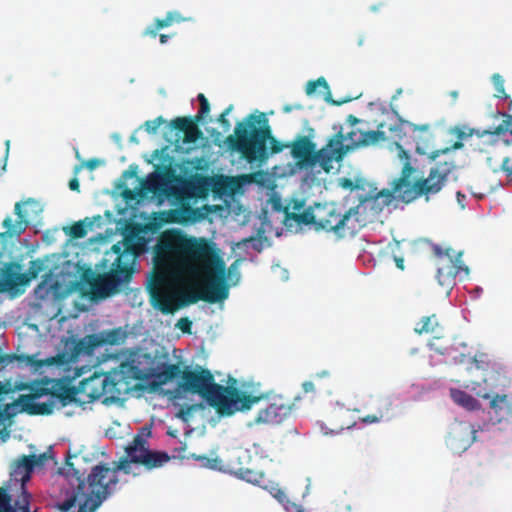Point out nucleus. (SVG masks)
Masks as SVG:
<instances>
[{
  "instance_id": "1",
  "label": "nucleus",
  "mask_w": 512,
  "mask_h": 512,
  "mask_svg": "<svg viewBox=\"0 0 512 512\" xmlns=\"http://www.w3.org/2000/svg\"><path fill=\"white\" fill-rule=\"evenodd\" d=\"M154 271L147 290L151 305L163 314L174 313L176 285L184 276L198 278L201 268H222V258L204 238L188 237L181 230L161 233L154 247Z\"/></svg>"
},
{
  "instance_id": "2",
  "label": "nucleus",
  "mask_w": 512,
  "mask_h": 512,
  "mask_svg": "<svg viewBox=\"0 0 512 512\" xmlns=\"http://www.w3.org/2000/svg\"><path fill=\"white\" fill-rule=\"evenodd\" d=\"M63 485L65 500L58 504L61 512H95L102 502L115 490L118 477L107 464H98L91 469L87 480L67 461Z\"/></svg>"
},
{
  "instance_id": "3",
  "label": "nucleus",
  "mask_w": 512,
  "mask_h": 512,
  "mask_svg": "<svg viewBox=\"0 0 512 512\" xmlns=\"http://www.w3.org/2000/svg\"><path fill=\"white\" fill-rule=\"evenodd\" d=\"M181 387L185 392L201 396L220 416L249 410L264 398L263 395L247 394L236 387L222 386L215 382L210 370L202 367L184 370Z\"/></svg>"
},
{
  "instance_id": "4",
  "label": "nucleus",
  "mask_w": 512,
  "mask_h": 512,
  "mask_svg": "<svg viewBox=\"0 0 512 512\" xmlns=\"http://www.w3.org/2000/svg\"><path fill=\"white\" fill-rule=\"evenodd\" d=\"M231 151H236L248 162H265L270 154H278L290 148V142L282 143L272 136L268 118L262 112L252 113L238 122L233 135L225 140Z\"/></svg>"
},
{
  "instance_id": "5",
  "label": "nucleus",
  "mask_w": 512,
  "mask_h": 512,
  "mask_svg": "<svg viewBox=\"0 0 512 512\" xmlns=\"http://www.w3.org/2000/svg\"><path fill=\"white\" fill-rule=\"evenodd\" d=\"M400 156L405 158L400 177L393 181L391 191L383 190L377 193L373 198L374 203L388 206L394 199V194L405 203H410L422 196L428 200L430 195L437 194L442 190L453 168L451 163L444 162L431 168L426 178H419L412 182V176L416 169L411 165L410 157L405 150L401 149Z\"/></svg>"
},
{
  "instance_id": "6",
  "label": "nucleus",
  "mask_w": 512,
  "mask_h": 512,
  "mask_svg": "<svg viewBox=\"0 0 512 512\" xmlns=\"http://www.w3.org/2000/svg\"><path fill=\"white\" fill-rule=\"evenodd\" d=\"M297 217L304 225H313L315 231L333 233L337 238L354 235L363 226L358 206L346 209L334 202L317 204L315 210L307 208Z\"/></svg>"
},
{
  "instance_id": "7",
  "label": "nucleus",
  "mask_w": 512,
  "mask_h": 512,
  "mask_svg": "<svg viewBox=\"0 0 512 512\" xmlns=\"http://www.w3.org/2000/svg\"><path fill=\"white\" fill-rule=\"evenodd\" d=\"M290 148L299 168H314L318 164L327 173L333 168V162L341 161L347 153L341 134H335L320 150H316V144L308 136L300 135L290 142Z\"/></svg>"
},
{
  "instance_id": "8",
  "label": "nucleus",
  "mask_w": 512,
  "mask_h": 512,
  "mask_svg": "<svg viewBox=\"0 0 512 512\" xmlns=\"http://www.w3.org/2000/svg\"><path fill=\"white\" fill-rule=\"evenodd\" d=\"M226 267L222 260V268L212 266L210 269L201 268V275L196 280L201 282L195 288H189L184 293L178 290L176 285L175 303L180 307L194 304L202 300L208 303L222 302L228 298L229 288L225 280Z\"/></svg>"
},
{
  "instance_id": "9",
  "label": "nucleus",
  "mask_w": 512,
  "mask_h": 512,
  "mask_svg": "<svg viewBox=\"0 0 512 512\" xmlns=\"http://www.w3.org/2000/svg\"><path fill=\"white\" fill-rule=\"evenodd\" d=\"M77 393L74 386L66 384L58 385L52 391L37 387L28 395H20V404L22 410L30 415H49L58 404L64 407L75 401Z\"/></svg>"
},
{
  "instance_id": "10",
  "label": "nucleus",
  "mask_w": 512,
  "mask_h": 512,
  "mask_svg": "<svg viewBox=\"0 0 512 512\" xmlns=\"http://www.w3.org/2000/svg\"><path fill=\"white\" fill-rule=\"evenodd\" d=\"M103 344V336L99 334H90L78 340H67L64 350L61 353H58L56 356L45 361H38L35 359V355H28L26 356V362L27 364L35 367H42L45 364L67 365L76 362L82 354H92L95 348L102 346Z\"/></svg>"
},
{
  "instance_id": "11",
  "label": "nucleus",
  "mask_w": 512,
  "mask_h": 512,
  "mask_svg": "<svg viewBox=\"0 0 512 512\" xmlns=\"http://www.w3.org/2000/svg\"><path fill=\"white\" fill-rule=\"evenodd\" d=\"M116 267L108 273L98 274L88 281L93 298L105 299L120 291L124 283L131 280L133 270L127 264L121 265V256L115 264Z\"/></svg>"
},
{
  "instance_id": "12",
  "label": "nucleus",
  "mask_w": 512,
  "mask_h": 512,
  "mask_svg": "<svg viewBox=\"0 0 512 512\" xmlns=\"http://www.w3.org/2000/svg\"><path fill=\"white\" fill-rule=\"evenodd\" d=\"M125 452L133 464L144 466L147 470L160 468L170 460L168 453L149 449V443H144L139 437H133L125 447Z\"/></svg>"
},
{
  "instance_id": "13",
  "label": "nucleus",
  "mask_w": 512,
  "mask_h": 512,
  "mask_svg": "<svg viewBox=\"0 0 512 512\" xmlns=\"http://www.w3.org/2000/svg\"><path fill=\"white\" fill-rule=\"evenodd\" d=\"M349 124V130L346 133L339 131L337 134L342 136V145L347 148V152L359 146L375 144L386 139L385 132L382 130L366 131L357 127L362 121L354 115H348L346 119Z\"/></svg>"
},
{
  "instance_id": "14",
  "label": "nucleus",
  "mask_w": 512,
  "mask_h": 512,
  "mask_svg": "<svg viewBox=\"0 0 512 512\" xmlns=\"http://www.w3.org/2000/svg\"><path fill=\"white\" fill-rule=\"evenodd\" d=\"M197 99L199 101V110L193 118L177 117L170 122L171 128L183 132L185 143H194L202 137V131L198 128L197 123L210 112V104L205 95L199 93Z\"/></svg>"
},
{
  "instance_id": "15",
  "label": "nucleus",
  "mask_w": 512,
  "mask_h": 512,
  "mask_svg": "<svg viewBox=\"0 0 512 512\" xmlns=\"http://www.w3.org/2000/svg\"><path fill=\"white\" fill-rule=\"evenodd\" d=\"M293 404L282 396L273 397L268 405L260 409L254 418L257 425H275L283 422L291 413Z\"/></svg>"
},
{
  "instance_id": "16",
  "label": "nucleus",
  "mask_w": 512,
  "mask_h": 512,
  "mask_svg": "<svg viewBox=\"0 0 512 512\" xmlns=\"http://www.w3.org/2000/svg\"><path fill=\"white\" fill-rule=\"evenodd\" d=\"M122 368H127V371L131 373L132 377L136 380H144L149 377H154L159 384H166L178 376H182L180 364H169L162 363L156 369L150 368L148 370H141L133 364L122 365Z\"/></svg>"
},
{
  "instance_id": "17",
  "label": "nucleus",
  "mask_w": 512,
  "mask_h": 512,
  "mask_svg": "<svg viewBox=\"0 0 512 512\" xmlns=\"http://www.w3.org/2000/svg\"><path fill=\"white\" fill-rule=\"evenodd\" d=\"M477 430L469 422L454 423L446 437L448 447L455 453L466 451L476 440Z\"/></svg>"
},
{
  "instance_id": "18",
  "label": "nucleus",
  "mask_w": 512,
  "mask_h": 512,
  "mask_svg": "<svg viewBox=\"0 0 512 512\" xmlns=\"http://www.w3.org/2000/svg\"><path fill=\"white\" fill-rule=\"evenodd\" d=\"M250 454L247 450L238 451L235 454V460L237 463L231 462L232 473L238 478L243 479L254 485L265 484V474L263 471L256 469V467L250 462Z\"/></svg>"
},
{
  "instance_id": "19",
  "label": "nucleus",
  "mask_w": 512,
  "mask_h": 512,
  "mask_svg": "<svg viewBox=\"0 0 512 512\" xmlns=\"http://www.w3.org/2000/svg\"><path fill=\"white\" fill-rule=\"evenodd\" d=\"M477 396L490 400L489 418L493 424L509 422L512 420V400L506 394L490 395L487 392H476Z\"/></svg>"
},
{
  "instance_id": "20",
  "label": "nucleus",
  "mask_w": 512,
  "mask_h": 512,
  "mask_svg": "<svg viewBox=\"0 0 512 512\" xmlns=\"http://www.w3.org/2000/svg\"><path fill=\"white\" fill-rule=\"evenodd\" d=\"M435 255L438 257V269H437V277L439 281L442 278H455L462 268V253L459 252L455 254L453 249L446 248L442 249L439 246L434 248Z\"/></svg>"
},
{
  "instance_id": "21",
  "label": "nucleus",
  "mask_w": 512,
  "mask_h": 512,
  "mask_svg": "<svg viewBox=\"0 0 512 512\" xmlns=\"http://www.w3.org/2000/svg\"><path fill=\"white\" fill-rule=\"evenodd\" d=\"M20 266L14 263L5 264L0 271V292L17 291L18 287L27 285L26 276L18 272Z\"/></svg>"
},
{
  "instance_id": "22",
  "label": "nucleus",
  "mask_w": 512,
  "mask_h": 512,
  "mask_svg": "<svg viewBox=\"0 0 512 512\" xmlns=\"http://www.w3.org/2000/svg\"><path fill=\"white\" fill-rule=\"evenodd\" d=\"M47 459V455L41 454L39 456L36 455H23L14 465L12 469L11 475L15 480H20L25 483L30 479L31 472L36 465L43 464V462Z\"/></svg>"
},
{
  "instance_id": "23",
  "label": "nucleus",
  "mask_w": 512,
  "mask_h": 512,
  "mask_svg": "<svg viewBox=\"0 0 512 512\" xmlns=\"http://www.w3.org/2000/svg\"><path fill=\"white\" fill-rule=\"evenodd\" d=\"M21 206L22 204L20 202L15 204L14 212L17 215V220L15 222L12 221L11 217H6L4 219L2 223L3 227L6 229L3 233L4 235L9 237H18L27 229L29 225V218L26 211H24Z\"/></svg>"
},
{
  "instance_id": "24",
  "label": "nucleus",
  "mask_w": 512,
  "mask_h": 512,
  "mask_svg": "<svg viewBox=\"0 0 512 512\" xmlns=\"http://www.w3.org/2000/svg\"><path fill=\"white\" fill-rule=\"evenodd\" d=\"M107 377L103 375H94L81 381V389L92 400L99 399L106 392Z\"/></svg>"
},
{
  "instance_id": "25",
  "label": "nucleus",
  "mask_w": 512,
  "mask_h": 512,
  "mask_svg": "<svg viewBox=\"0 0 512 512\" xmlns=\"http://www.w3.org/2000/svg\"><path fill=\"white\" fill-rule=\"evenodd\" d=\"M11 393L10 388L0 383V419H10L18 412H24L21 408L20 398L17 401L5 403L6 396Z\"/></svg>"
},
{
  "instance_id": "26",
  "label": "nucleus",
  "mask_w": 512,
  "mask_h": 512,
  "mask_svg": "<svg viewBox=\"0 0 512 512\" xmlns=\"http://www.w3.org/2000/svg\"><path fill=\"white\" fill-rule=\"evenodd\" d=\"M192 17L183 16L179 11H169L164 18H157L154 24L147 28L146 32H156L182 22L192 21Z\"/></svg>"
},
{
  "instance_id": "27",
  "label": "nucleus",
  "mask_w": 512,
  "mask_h": 512,
  "mask_svg": "<svg viewBox=\"0 0 512 512\" xmlns=\"http://www.w3.org/2000/svg\"><path fill=\"white\" fill-rule=\"evenodd\" d=\"M318 87H321L323 88L324 90V99L326 102L332 104V105H336V106H340L344 103H347L349 101H351L353 98H344V99H341V100H334L332 99V94H331V91H330V88H329V85L326 81V79L324 77H319L317 80H314V81H309L306 85V94L307 95H312L313 93L316 92L317 88Z\"/></svg>"
},
{
  "instance_id": "28",
  "label": "nucleus",
  "mask_w": 512,
  "mask_h": 512,
  "mask_svg": "<svg viewBox=\"0 0 512 512\" xmlns=\"http://www.w3.org/2000/svg\"><path fill=\"white\" fill-rule=\"evenodd\" d=\"M442 330L440 322L436 314L422 317L419 323L414 328L417 334H439Z\"/></svg>"
},
{
  "instance_id": "29",
  "label": "nucleus",
  "mask_w": 512,
  "mask_h": 512,
  "mask_svg": "<svg viewBox=\"0 0 512 512\" xmlns=\"http://www.w3.org/2000/svg\"><path fill=\"white\" fill-rule=\"evenodd\" d=\"M450 395L455 403L468 410H475L479 407L478 401L474 397H472L471 395L462 390L451 389Z\"/></svg>"
},
{
  "instance_id": "30",
  "label": "nucleus",
  "mask_w": 512,
  "mask_h": 512,
  "mask_svg": "<svg viewBox=\"0 0 512 512\" xmlns=\"http://www.w3.org/2000/svg\"><path fill=\"white\" fill-rule=\"evenodd\" d=\"M405 125H408L410 128H412L413 132H416V131L426 132L430 128L429 124L419 126V125L409 124V123H400L398 125L390 127V131L395 133L393 138L395 139V142H396L399 152H401V149L404 150L400 142H403V144H406V141H403V136L400 134ZM398 154H399V157L402 159V157L400 156V153H398ZM403 160H405V158H403Z\"/></svg>"
},
{
  "instance_id": "31",
  "label": "nucleus",
  "mask_w": 512,
  "mask_h": 512,
  "mask_svg": "<svg viewBox=\"0 0 512 512\" xmlns=\"http://www.w3.org/2000/svg\"><path fill=\"white\" fill-rule=\"evenodd\" d=\"M305 202L300 199H293L284 209L285 219L293 220L295 223L299 225H304V222L299 221L298 215H302L305 213L304 210Z\"/></svg>"
},
{
  "instance_id": "32",
  "label": "nucleus",
  "mask_w": 512,
  "mask_h": 512,
  "mask_svg": "<svg viewBox=\"0 0 512 512\" xmlns=\"http://www.w3.org/2000/svg\"><path fill=\"white\" fill-rule=\"evenodd\" d=\"M503 120L502 122L490 129L483 130L480 134V136L484 135H495V136H502L506 133H509L512 136V115L503 114Z\"/></svg>"
},
{
  "instance_id": "33",
  "label": "nucleus",
  "mask_w": 512,
  "mask_h": 512,
  "mask_svg": "<svg viewBox=\"0 0 512 512\" xmlns=\"http://www.w3.org/2000/svg\"><path fill=\"white\" fill-rule=\"evenodd\" d=\"M270 493L284 506L288 512H302L301 507L290 501L286 493L278 486H272L270 488Z\"/></svg>"
},
{
  "instance_id": "34",
  "label": "nucleus",
  "mask_w": 512,
  "mask_h": 512,
  "mask_svg": "<svg viewBox=\"0 0 512 512\" xmlns=\"http://www.w3.org/2000/svg\"><path fill=\"white\" fill-rule=\"evenodd\" d=\"M451 150L450 147L433 149L428 144L421 146L419 143L416 145V152L420 155H427L431 160H435L440 154L448 153Z\"/></svg>"
},
{
  "instance_id": "35",
  "label": "nucleus",
  "mask_w": 512,
  "mask_h": 512,
  "mask_svg": "<svg viewBox=\"0 0 512 512\" xmlns=\"http://www.w3.org/2000/svg\"><path fill=\"white\" fill-rule=\"evenodd\" d=\"M87 225L84 223V221H78L72 224L67 231V234L72 239H81L84 238L87 235L88 229Z\"/></svg>"
},
{
  "instance_id": "36",
  "label": "nucleus",
  "mask_w": 512,
  "mask_h": 512,
  "mask_svg": "<svg viewBox=\"0 0 512 512\" xmlns=\"http://www.w3.org/2000/svg\"><path fill=\"white\" fill-rule=\"evenodd\" d=\"M491 80L495 88L494 96L499 99H507L509 95L505 91L504 78L500 74L495 73L492 75Z\"/></svg>"
},
{
  "instance_id": "37",
  "label": "nucleus",
  "mask_w": 512,
  "mask_h": 512,
  "mask_svg": "<svg viewBox=\"0 0 512 512\" xmlns=\"http://www.w3.org/2000/svg\"><path fill=\"white\" fill-rule=\"evenodd\" d=\"M24 483L22 482V485ZM30 494L22 486V492L15 502V512H30Z\"/></svg>"
},
{
  "instance_id": "38",
  "label": "nucleus",
  "mask_w": 512,
  "mask_h": 512,
  "mask_svg": "<svg viewBox=\"0 0 512 512\" xmlns=\"http://www.w3.org/2000/svg\"><path fill=\"white\" fill-rule=\"evenodd\" d=\"M473 362L475 363L477 369L487 371V370L493 368V364H492L491 359L487 353H483V352L477 353L473 357Z\"/></svg>"
},
{
  "instance_id": "39",
  "label": "nucleus",
  "mask_w": 512,
  "mask_h": 512,
  "mask_svg": "<svg viewBox=\"0 0 512 512\" xmlns=\"http://www.w3.org/2000/svg\"><path fill=\"white\" fill-rule=\"evenodd\" d=\"M391 405H392V402L390 400L386 399L385 400V406H386L385 412L379 411L378 415H367V416L363 417L362 421L367 424L379 422L387 415L388 411L390 410Z\"/></svg>"
},
{
  "instance_id": "40",
  "label": "nucleus",
  "mask_w": 512,
  "mask_h": 512,
  "mask_svg": "<svg viewBox=\"0 0 512 512\" xmlns=\"http://www.w3.org/2000/svg\"><path fill=\"white\" fill-rule=\"evenodd\" d=\"M133 462L130 461V457L126 455V457L121 458L115 465L111 468L115 471V475H117L118 471H123L125 474H129L131 472V464Z\"/></svg>"
},
{
  "instance_id": "41",
  "label": "nucleus",
  "mask_w": 512,
  "mask_h": 512,
  "mask_svg": "<svg viewBox=\"0 0 512 512\" xmlns=\"http://www.w3.org/2000/svg\"><path fill=\"white\" fill-rule=\"evenodd\" d=\"M10 502L11 498L6 490L0 488V512H15Z\"/></svg>"
},
{
  "instance_id": "42",
  "label": "nucleus",
  "mask_w": 512,
  "mask_h": 512,
  "mask_svg": "<svg viewBox=\"0 0 512 512\" xmlns=\"http://www.w3.org/2000/svg\"><path fill=\"white\" fill-rule=\"evenodd\" d=\"M42 270V263L39 261H31L28 272L23 273L27 279V285L32 279L38 277L39 272Z\"/></svg>"
},
{
  "instance_id": "43",
  "label": "nucleus",
  "mask_w": 512,
  "mask_h": 512,
  "mask_svg": "<svg viewBox=\"0 0 512 512\" xmlns=\"http://www.w3.org/2000/svg\"><path fill=\"white\" fill-rule=\"evenodd\" d=\"M165 123V120L163 119L162 116H159L153 120H148L145 122L144 126H145V130L148 132V133H156V131L158 130V128L163 124Z\"/></svg>"
},
{
  "instance_id": "44",
  "label": "nucleus",
  "mask_w": 512,
  "mask_h": 512,
  "mask_svg": "<svg viewBox=\"0 0 512 512\" xmlns=\"http://www.w3.org/2000/svg\"><path fill=\"white\" fill-rule=\"evenodd\" d=\"M233 105H229L218 117V122L224 129V131H228L231 127L230 121L227 116L232 111Z\"/></svg>"
},
{
  "instance_id": "45",
  "label": "nucleus",
  "mask_w": 512,
  "mask_h": 512,
  "mask_svg": "<svg viewBox=\"0 0 512 512\" xmlns=\"http://www.w3.org/2000/svg\"><path fill=\"white\" fill-rule=\"evenodd\" d=\"M176 327L179 328L183 333L191 334L192 322L189 318L183 317L177 321Z\"/></svg>"
},
{
  "instance_id": "46",
  "label": "nucleus",
  "mask_w": 512,
  "mask_h": 512,
  "mask_svg": "<svg viewBox=\"0 0 512 512\" xmlns=\"http://www.w3.org/2000/svg\"><path fill=\"white\" fill-rule=\"evenodd\" d=\"M499 170L504 172L507 177L512 178V157L503 158Z\"/></svg>"
},
{
  "instance_id": "47",
  "label": "nucleus",
  "mask_w": 512,
  "mask_h": 512,
  "mask_svg": "<svg viewBox=\"0 0 512 512\" xmlns=\"http://www.w3.org/2000/svg\"><path fill=\"white\" fill-rule=\"evenodd\" d=\"M119 337H120V330L119 329H113V330H111V331H109L107 333L105 338L103 337L104 344L105 343L116 344L119 341Z\"/></svg>"
},
{
  "instance_id": "48",
  "label": "nucleus",
  "mask_w": 512,
  "mask_h": 512,
  "mask_svg": "<svg viewBox=\"0 0 512 512\" xmlns=\"http://www.w3.org/2000/svg\"><path fill=\"white\" fill-rule=\"evenodd\" d=\"M151 427L143 426L134 437H139L144 443H148V439L151 437Z\"/></svg>"
},
{
  "instance_id": "49",
  "label": "nucleus",
  "mask_w": 512,
  "mask_h": 512,
  "mask_svg": "<svg viewBox=\"0 0 512 512\" xmlns=\"http://www.w3.org/2000/svg\"><path fill=\"white\" fill-rule=\"evenodd\" d=\"M13 359H14V356H12V355H8V354L0 355V370H2L9 363H11Z\"/></svg>"
},
{
  "instance_id": "50",
  "label": "nucleus",
  "mask_w": 512,
  "mask_h": 512,
  "mask_svg": "<svg viewBox=\"0 0 512 512\" xmlns=\"http://www.w3.org/2000/svg\"><path fill=\"white\" fill-rule=\"evenodd\" d=\"M100 164V161L96 158H92V159H89L86 161L85 163V166L89 169V170H94L96 169Z\"/></svg>"
},
{
  "instance_id": "51",
  "label": "nucleus",
  "mask_w": 512,
  "mask_h": 512,
  "mask_svg": "<svg viewBox=\"0 0 512 512\" xmlns=\"http://www.w3.org/2000/svg\"><path fill=\"white\" fill-rule=\"evenodd\" d=\"M302 388H303L304 392H306V393L313 392L315 390L314 383L311 381L304 382L302 384Z\"/></svg>"
},
{
  "instance_id": "52",
  "label": "nucleus",
  "mask_w": 512,
  "mask_h": 512,
  "mask_svg": "<svg viewBox=\"0 0 512 512\" xmlns=\"http://www.w3.org/2000/svg\"><path fill=\"white\" fill-rule=\"evenodd\" d=\"M79 187H80V184H79V180L77 178H72L69 181V188L72 191H79Z\"/></svg>"
},
{
  "instance_id": "53",
  "label": "nucleus",
  "mask_w": 512,
  "mask_h": 512,
  "mask_svg": "<svg viewBox=\"0 0 512 512\" xmlns=\"http://www.w3.org/2000/svg\"><path fill=\"white\" fill-rule=\"evenodd\" d=\"M124 246H125V250L127 251H133V244H132V238L130 237H125L124 239Z\"/></svg>"
},
{
  "instance_id": "54",
  "label": "nucleus",
  "mask_w": 512,
  "mask_h": 512,
  "mask_svg": "<svg viewBox=\"0 0 512 512\" xmlns=\"http://www.w3.org/2000/svg\"><path fill=\"white\" fill-rule=\"evenodd\" d=\"M197 459L199 460H206L207 461V466L210 467V468H214L216 466V462L217 460L216 459H209V458H206V457H197Z\"/></svg>"
},
{
  "instance_id": "55",
  "label": "nucleus",
  "mask_w": 512,
  "mask_h": 512,
  "mask_svg": "<svg viewBox=\"0 0 512 512\" xmlns=\"http://www.w3.org/2000/svg\"><path fill=\"white\" fill-rule=\"evenodd\" d=\"M302 108H303V106H302L301 104H298V105H295V106H292V105H285V106L283 107V111H284L285 113H289V112H291L293 109H302Z\"/></svg>"
},
{
  "instance_id": "56",
  "label": "nucleus",
  "mask_w": 512,
  "mask_h": 512,
  "mask_svg": "<svg viewBox=\"0 0 512 512\" xmlns=\"http://www.w3.org/2000/svg\"><path fill=\"white\" fill-rule=\"evenodd\" d=\"M395 264L400 270H404V259L402 257H394Z\"/></svg>"
},
{
  "instance_id": "57",
  "label": "nucleus",
  "mask_w": 512,
  "mask_h": 512,
  "mask_svg": "<svg viewBox=\"0 0 512 512\" xmlns=\"http://www.w3.org/2000/svg\"><path fill=\"white\" fill-rule=\"evenodd\" d=\"M170 37V34H160V42L162 44L167 42V39Z\"/></svg>"
},
{
  "instance_id": "58",
  "label": "nucleus",
  "mask_w": 512,
  "mask_h": 512,
  "mask_svg": "<svg viewBox=\"0 0 512 512\" xmlns=\"http://www.w3.org/2000/svg\"><path fill=\"white\" fill-rule=\"evenodd\" d=\"M434 346H435V344H434V343H431V344H430V347H431L432 349H435V351H436V352H438L439 354L444 355V354L446 353L445 351H443V350H441V349H439V348H435Z\"/></svg>"
},
{
  "instance_id": "59",
  "label": "nucleus",
  "mask_w": 512,
  "mask_h": 512,
  "mask_svg": "<svg viewBox=\"0 0 512 512\" xmlns=\"http://www.w3.org/2000/svg\"><path fill=\"white\" fill-rule=\"evenodd\" d=\"M120 250H121V248H120V246H119L118 244H115V245L113 246V251H114L115 253H120Z\"/></svg>"
},
{
  "instance_id": "60",
  "label": "nucleus",
  "mask_w": 512,
  "mask_h": 512,
  "mask_svg": "<svg viewBox=\"0 0 512 512\" xmlns=\"http://www.w3.org/2000/svg\"><path fill=\"white\" fill-rule=\"evenodd\" d=\"M462 146V144L460 142H456L454 145H453V148L454 149H457V148H460Z\"/></svg>"
},
{
  "instance_id": "61",
  "label": "nucleus",
  "mask_w": 512,
  "mask_h": 512,
  "mask_svg": "<svg viewBox=\"0 0 512 512\" xmlns=\"http://www.w3.org/2000/svg\"><path fill=\"white\" fill-rule=\"evenodd\" d=\"M328 375L327 371H323L322 373H318L317 376H325Z\"/></svg>"
},
{
  "instance_id": "62",
  "label": "nucleus",
  "mask_w": 512,
  "mask_h": 512,
  "mask_svg": "<svg viewBox=\"0 0 512 512\" xmlns=\"http://www.w3.org/2000/svg\"><path fill=\"white\" fill-rule=\"evenodd\" d=\"M32 203H33L32 200H27V201L23 202L24 205H28V204H32Z\"/></svg>"
},
{
  "instance_id": "63",
  "label": "nucleus",
  "mask_w": 512,
  "mask_h": 512,
  "mask_svg": "<svg viewBox=\"0 0 512 512\" xmlns=\"http://www.w3.org/2000/svg\"><path fill=\"white\" fill-rule=\"evenodd\" d=\"M148 191H152V188L150 186L145 187Z\"/></svg>"
},
{
  "instance_id": "64",
  "label": "nucleus",
  "mask_w": 512,
  "mask_h": 512,
  "mask_svg": "<svg viewBox=\"0 0 512 512\" xmlns=\"http://www.w3.org/2000/svg\"><path fill=\"white\" fill-rule=\"evenodd\" d=\"M252 240H254V238L246 239L245 242L252 241Z\"/></svg>"
}]
</instances>
